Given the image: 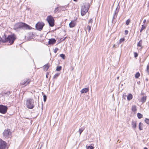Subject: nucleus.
<instances>
[{"label":"nucleus","instance_id":"47","mask_svg":"<svg viewBox=\"0 0 149 149\" xmlns=\"http://www.w3.org/2000/svg\"><path fill=\"white\" fill-rule=\"evenodd\" d=\"M114 46H115V45H113V47H114Z\"/></svg>","mask_w":149,"mask_h":149},{"label":"nucleus","instance_id":"20","mask_svg":"<svg viewBox=\"0 0 149 149\" xmlns=\"http://www.w3.org/2000/svg\"><path fill=\"white\" fill-rule=\"evenodd\" d=\"M143 124L142 123L140 122L139 125V129L140 130H143Z\"/></svg>","mask_w":149,"mask_h":149},{"label":"nucleus","instance_id":"7","mask_svg":"<svg viewBox=\"0 0 149 149\" xmlns=\"http://www.w3.org/2000/svg\"><path fill=\"white\" fill-rule=\"evenodd\" d=\"M8 109L6 106H4L2 105H0V113L3 114L5 113Z\"/></svg>","mask_w":149,"mask_h":149},{"label":"nucleus","instance_id":"15","mask_svg":"<svg viewBox=\"0 0 149 149\" xmlns=\"http://www.w3.org/2000/svg\"><path fill=\"white\" fill-rule=\"evenodd\" d=\"M142 40H141L139 41V42L137 44V47H141V48L139 49L140 50H141V49L142 48Z\"/></svg>","mask_w":149,"mask_h":149},{"label":"nucleus","instance_id":"3","mask_svg":"<svg viewBox=\"0 0 149 149\" xmlns=\"http://www.w3.org/2000/svg\"><path fill=\"white\" fill-rule=\"evenodd\" d=\"M90 7L89 3H85L81 6V13L82 16L84 15L88 12Z\"/></svg>","mask_w":149,"mask_h":149},{"label":"nucleus","instance_id":"22","mask_svg":"<svg viewBox=\"0 0 149 149\" xmlns=\"http://www.w3.org/2000/svg\"><path fill=\"white\" fill-rule=\"evenodd\" d=\"M132 110L134 112L136 111L137 110L136 106L135 105H133L132 107Z\"/></svg>","mask_w":149,"mask_h":149},{"label":"nucleus","instance_id":"17","mask_svg":"<svg viewBox=\"0 0 149 149\" xmlns=\"http://www.w3.org/2000/svg\"><path fill=\"white\" fill-rule=\"evenodd\" d=\"M132 97L133 96L132 95L131 93H130L127 96V100L128 101H130L132 99Z\"/></svg>","mask_w":149,"mask_h":149},{"label":"nucleus","instance_id":"46","mask_svg":"<svg viewBox=\"0 0 149 149\" xmlns=\"http://www.w3.org/2000/svg\"><path fill=\"white\" fill-rule=\"evenodd\" d=\"M77 0H73V1H77Z\"/></svg>","mask_w":149,"mask_h":149},{"label":"nucleus","instance_id":"39","mask_svg":"<svg viewBox=\"0 0 149 149\" xmlns=\"http://www.w3.org/2000/svg\"><path fill=\"white\" fill-rule=\"evenodd\" d=\"M128 30H126L125 31V33L126 35H127L128 34Z\"/></svg>","mask_w":149,"mask_h":149},{"label":"nucleus","instance_id":"41","mask_svg":"<svg viewBox=\"0 0 149 149\" xmlns=\"http://www.w3.org/2000/svg\"><path fill=\"white\" fill-rule=\"evenodd\" d=\"M126 95L125 94H124L123 95V97H126Z\"/></svg>","mask_w":149,"mask_h":149},{"label":"nucleus","instance_id":"35","mask_svg":"<svg viewBox=\"0 0 149 149\" xmlns=\"http://www.w3.org/2000/svg\"><path fill=\"white\" fill-rule=\"evenodd\" d=\"M125 40V39L124 38H121L119 40L120 42L121 43V42H123Z\"/></svg>","mask_w":149,"mask_h":149},{"label":"nucleus","instance_id":"43","mask_svg":"<svg viewBox=\"0 0 149 149\" xmlns=\"http://www.w3.org/2000/svg\"><path fill=\"white\" fill-rule=\"evenodd\" d=\"M48 74H47L46 75V77L47 78H48Z\"/></svg>","mask_w":149,"mask_h":149},{"label":"nucleus","instance_id":"29","mask_svg":"<svg viewBox=\"0 0 149 149\" xmlns=\"http://www.w3.org/2000/svg\"><path fill=\"white\" fill-rule=\"evenodd\" d=\"M59 12L58 11V8L57 7L54 10V12L55 13H56Z\"/></svg>","mask_w":149,"mask_h":149},{"label":"nucleus","instance_id":"21","mask_svg":"<svg viewBox=\"0 0 149 149\" xmlns=\"http://www.w3.org/2000/svg\"><path fill=\"white\" fill-rule=\"evenodd\" d=\"M85 129V128L84 127H82L81 128H80L79 130V133L80 135H81V133Z\"/></svg>","mask_w":149,"mask_h":149},{"label":"nucleus","instance_id":"45","mask_svg":"<svg viewBox=\"0 0 149 149\" xmlns=\"http://www.w3.org/2000/svg\"><path fill=\"white\" fill-rule=\"evenodd\" d=\"M31 34H29V36H31Z\"/></svg>","mask_w":149,"mask_h":149},{"label":"nucleus","instance_id":"33","mask_svg":"<svg viewBox=\"0 0 149 149\" xmlns=\"http://www.w3.org/2000/svg\"><path fill=\"white\" fill-rule=\"evenodd\" d=\"M60 56L61 58H62L63 59H64L65 58V55L63 54H60Z\"/></svg>","mask_w":149,"mask_h":149},{"label":"nucleus","instance_id":"1","mask_svg":"<svg viewBox=\"0 0 149 149\" xmlns=\"http://www.w3.org/2000/svg\"><path fill=\"white\" fill-rule=\"evenodd\" d=\"M15 39V37L14 35H9L6 37L5 34H4L2 38L0 37V42L1 41L3 42H8L10 45H12Z\"/></svg>","mask_w":149,"mask_h":149},{"label":"nucleus","instance_id":"28","mask_svg":"<svg viewBox=\"0 0 149 149\" xmlns=\"http://www.w3.org/2000/svg\"><path fill=\"white\" fill-rule=\"evenodd\" d=\"M60 73H57L55 74L54 76V77L53 78L54 79L56 78L59 75Z\"/></svg>","mask_w":149,"mask_h":149},{"label":"nucleus","instance_id":"44","mask_svg":"<svg viewBox=\"0 0 149 149\" xmlns=\"http://www.w3.org/2000/svg\"><path fill=\"white\" fill-rule=\"evenodd\" d=\"M144 149H148V148L146 147H145L144 148Z\"/></svg>","mask_w":149,"mask_h":149},{"label":"nucleus","instance_id":"8","mask_svg":"<svg viewBox=\"0 0 149 149\" xmlns=\"http://www.w3.org/2000/svg\"><path fill=\"white\" fill-rule=\"evenodd\" d=\"M44 26V24L42 22H38L36 25V27L37 29L40 30H42L43 26Z\"/></svg>","mask_w":149,"mask_h":149},{"label":"nucleus","instance_id":"24","mask_svg":"<svg viewBox=\"0 0 149 149\" xmlns=\"http://www.w3.org/2000/svg\"><path fill=\"white\" fill-rule=\"evenodd\" d=\"M140 76V74L139 72H137L135 74V77L136 78H138Z\"/></svg>","mask_w":149,"mask_h":149},{"label":"nucleus","instance_id":"48","mask_svg":"<svg viewBox=\"0 0 149 149\" xmlns=\"http://www.w3.org/2000/svg\"><path fill=\"white\" fill-rule=\"evenodd\" d=\"M118 78H119V77H117V78H118Z\"/></svg>","mask_w":149,"mask_h":149},{"label":"nucleus","instance_id":"11","mask_svg":"<svg viewBox=\"0 0 149 149\" xmlns=\"http://www.w3.org/2000/svg\"><path fill=\"white\" fill-rule=\"evenodd\" d=\"M56 40L54 38H52L49 39L48 42L49 45L53 44L56 42Z\"/></svg>","mask_w":149,"mask_h":149},{"label":"nucleus","instance_id":"26","mask_svg":"<svg viewBox=\"0 0 149 149\" xmlns=\"http://www.w3.org/2000/svg\"><path fill=\"white\" fill-rule=\"evenodd\" d=\"M62 67L61 66H58L56 69V70L57 71H60Z\"/></svg>","mask_w":149,"mask_h":149},{"label":"nucleus","instance_id":"32","mask_svg":"<svg viewBox=\"0 0 149 149\" xmlns=\"http://www.w3.org/2000/svg\"><path fill=\"white\" fill-rule=\"evenodd\" d=\"M130 21H130V19H127V20L126 22V25H128L129 24Z\"/></svg>","mask_w":149,"mask_h":149},{"label":"nucleus","instance_id":"27","mask_svg":"<svg viewBox=\"0 0 149 149\" xmlns=\"http://www.w3.org/2000/svg\"><path fill=\"white\" fill-rule=\"evenodd\" d=\"M86 29L88 30V31L90 32L91 30V26L89 25H88L86 27Z\"/></svg>","mask_w":149,"mask_h":149},{"label":"nucleus","instance_id":"37","mask_svg":"<svg viewBox=\"0 0 149 149\" xmlns=\"http://www.w3.org/2000/svg\"><path fill=\"white\" fill-rule=\"evenodd\" d=\"M134 56L135 58L137 57L138 56V54L136 52H134Z\"/></svg>","mask_w":149,"mask_h":149},{"label":"nucleus","instance_id":"10","mask_svg":"<svg viewBox=\"0 0 149 149\" xmlns=\"http://www.w3.org/2000/svg\"><path fill=\"white\" fill-rule=\"evenodd\" d=\"M6 146V142L3 141L0 142V149H5Z\"/></svg>","mask_w":149,"mask_h":149},{"label":"nucleus","instance_id":"42","mask_svg":"<svg viewBox=\"0 0 149 149\" xmlns=\"http://www.w3.org/2000/svg\"><path fill=\"white\" fill-rule=\"evenodd\" d=\"M146 22V19H144L143 21V23L144 24H145Z\"/></svg>","mask_w":149,"mask_h":149},{"label":"nucleus","instance_id":"25","mask_svg":"<svg viewBox=\"0 0 149 149\" xmlns=\"http://www.w3.org/2000/svg\"><path fill=\"white\" fill-rule=\"evenodd\" d=\"M137 116L138 118L139 119H141L143 117L142 115L140 113H138L137 114Z\"/></svg>","mask_w":149,"mask_h":149},{"label":"nucleus","instance_id":"16","mask_svg":"<svg viewBox=\"0 0 149 149\" xmlns=\"http://www.w3.org/2000/svg\"><path fill=\"white\" fill-rule=\"evenodd\" d=\"M88 88H84L81 91V93H86L88 91Z\"/></svg>","mask_w":149,"mask_h":149},{"label":"nucleus","instance_id":"31","mask_svg":"<svg viewBox=\"0 0 149 149\" xmlns=\"http://www.w3.org/2000/svg\"><path fill=\"white\" fill-rule=\"evenodd\" d=\"M145 122L147 124L149 125V119L148 118H146L145 120Z\"/></svg>","mask_w":149,"mask_h":149},{"label":"nucleus","instance_id":"9","mask_svg":"<svg viewBox=\"0 0 149 149\" xmlns=\"http://www.w3.org/2000/svg\"><path fill=\"white\" fill-rule=\"evenodd\" d=\"M31 81L30 79H24L21 82V84L22 85H25V86L29 84Z\"/></svg>","mask_w":149,"mask_h":149},{"label":"nucleus","instance_id":"13","mask_svg":"<svg viewBox=\"0 0 149 149\" xmlns=\"http://www.w3.org/2000/svg\"><path fill=\"white\" fill-rule=\"evenodd\" d=\"M132 126L134 130H135L136 126V121H132Z\"/></svg>","mask_w":149,"mask_h":149},{"label":"nucleus","instance_id":"19","mask_svg":"<svg viewBox=\"0 0 149 149\" xmlns=\"http://www.w3.org/2000/svg\"><path fill=\"white\" fill-rule=\"evenodd\" d=\"M146 100V96H143V97L141 98V101L143 103L145 102Z\"/></svg>","mask_w":149,"mask_h":149},{"label":"nucleus","instance_id":"6","mask_svg":"<svg viewBox=\"0 0 149 149\" xmlns=\"http://www.w3.org/2000/svg\"><path fill=\"white\" fill-rule=\"evenodd\" d=\"M11 134V132L10 130L9 129L5 130L3 133V137L6 138L10 137Z\"/></svg>","mask_w":149,"mask_h":149},{"label":"nucleus","instance_id":"34","mask_svg":"<svg viewBox=\"0 0 149 149\" xmlns=\"http://www.w3.org/2000/svg\"><path fill=\"white\" fill-rule=\"evenodd\" d=\"M47 98V96L46 95H43V100L44 102L46 101Z\"/></svg>","mask_w":149,"mask_h":149},{"label":"nucleus","instance_id":"4","mask_svg":"<svg viewBox=\"0 0 149 149\" xmlns=\"http://www.w3.org/2000/svg\"><path fill=\"white\" fill-rule=\"evenodd\" d=\"M26 107L29 109H33L34 107V100L31 98L28 99L26 101Z\"/></svg>","mask_w":149,"mask_h":149},{"label":"nucleus","instance_id":"36","mask_svg":"<svg viewBox=\"0 0 149 149\" xmlns=\"http://www.w3.org/2000/svg\"><path fill=\"white\" fill-rule=\"evenodd\" d=\"M94 147L92 146H90L88 147L87 149H93Z\"/></svg>","mask_w":149,"mask_h":149},{"label":"nucleus","instance_id":"2","mask_svg":"<svg viewBox=\"0 0 149 149\" xmlns=\"http://www.w3.org/2000/svg\"><path fill=\"white\" fill-rule=\"evenodd\" d=\"M14 29L16 31L19 30L20 29H30L31 27L24 23L19 22L15 24L14 26Z\"/></svg>","mask_w":149,"mask_h":149},{"label":"nucleus","instance_id":"5","mask_svg":"<svg viewBox=\"0 0 149 149\" xmlns=\"http://www.w3.org/2000/svg\"><path fill=\"white\" fill-rule=\"evenodd\" d=\"M46 20L50 26L53 27L54 26V20L52 16L51 15L48 16L46 19Z\"/></svg>","mask_w":149,"mask_h":149},{"label":"nucleus","instance_id":"12","mask_svg":"<svg viewBox=\"0 0 149 149\" xmlns=\"http://www.w3.org/2000/svg\"><path fill=\"white\" fill-rule=\"evenodd\" d=\"M76 25V23L74 21H72L69 24V26L70 28H73Z\"/></svg>","mask_w":149,"mask_h":149},{"label":"nucleus","instance_id":"18","mask_svg":"<svg viewBox=\"0 0 149 149\" xmlns=\"http://www.w3.org/2000/svg\"><path fill=\"white\" fill-rule=\"evenodd\" d=\"M49 65H48V64L47 63L43 66V68L44 70L46 71H47L49 68Z\"/></svg>","mask_w":149,"mask_h":149},{"label":"nucleus","instance_id":"23","mask_svg":"<svg viewBox=\"0 0 149 149\" xmlns=\"http://www.w3.org/2000/svg\"><path fill=\"white\" fill-rule=\"evenodd\" d=\"M146 27V26L144 25H142V27L140 30V32H141Z\"/></svg>","mask_w":149,"mask_h":149},{"label":"nucleus","instance_id":"38","mask_svg":"<svg viewBox=\"0 0 149 149\" xmlns=\"http://www.w3.org/2000/svg\"><path fill=\"white\" fill-rule=\"evenodd\" d=\"M58 50V48H56L54 49V52L55 53H56Z\"/></svg>","mask_w":149,"mask_h":149},{"label":"nucleus","instance_id":"14","mask_svg":"<svg viewBox=\"0 0 149 149\" xmlns=\"http://www.w3.org/2000/svg\"><path fill=\"white\" fill-rule=\"evenodd\" d=\"M117 8H116V10H115V13L113 14V17L112 20V23H113V20L114 19H115L117 17V14L118 13V12L117 13L116 12V10Z\"/></svg>","mask_w":149,"mask_h":149},{"label":"nucleus","instance_id":"30","mask_svg":"<svg viewBox=\"0 0 149 149\" xmlns=\"http://www.w3.org/2000/svg\"><path fill=\"white\" fill-rule=\"evenodd\" d=\"M146 71L147 72L148 74H149V65L148 64L147 66L146 69Z\"/></svg>","mask_w":149,"mask_h":149},{"label":"nucleus","instance_id":"40","mask_svg":"<svg viewBox=\"0 0 149 149\" xmlns=\"http://www.w3.org/2000/svg\"><path fill=\"white\" fill-rule=\"evenodd\" d=\"M93 22V20L92 19H91L89 21V22L92 23Z\"/></svg>","mask_w":149,"mask_h":149}]
</instances>
